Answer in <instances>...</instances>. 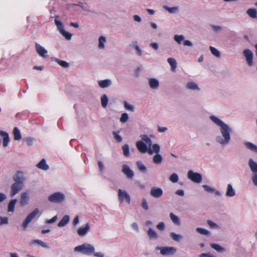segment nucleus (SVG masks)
Returning <instances> with one entry per match:
<instances>
[{"instance_id":"26","label":"nucleus","mask_w":257,"mask_h":257,"mask_svg":"<svg viewBox=\"0 0 257 257\" xmlns=\"http://www.w3.org/2000/svg\"><path fill=\"white\" fill-rule=\"evenodd\" d=\"M147 234L150 239H157L159 238L158 233L151 228L148 229Z\"/></svg>"},{"instance_id":"43","label":"nucleus","mask_w":257,"mask_h":257,"mask_svg":"<svg viewBox=\"0 0 257 257\" xmlns=\"http://www.w3.org/2000/svg\"><path fill=\"white\" fill-rule=\"evenodd\" d=\"M108 99L107 95L105 94H103L101 97V103L103 108H106L108 104Z\"/></svg>"},{"instance_id":"42","label":"nucleus","mask_w":257,"mask_h":257,"mask_svg":"<svg viewBox=\"0 0 257 257\" xmlns=\"http://www.w3.org/2000/svg\"><path fill=\"white\" fill-rule=\"evenodd\" d=\"M106 41L105 37L101 36L99 38L98 48L100 49H103L105 48L104 44Z\"/></svg>"},{"instance_id":"39","label":"nucleus","mask_w":257,"mask_h":257,"mask_svg":"<svg viewBox=\"0 0 257 257\" xmlns=\"http://www.w3.org/2000/svg\"><path fill=\"white\" fill-rule=\"evenodd\" d=\"M36 243H37L44 248H48L49 247V246L46 243L39 239L33 240L30 243L31 244H35Z\"/></svg>"},{"instance_id":"58","label":"nucleus","mask_w":257,"mask_h":257,"mask_svg":"<svg viewBox=\"0 0 257 257\" xmlns=\"http://www.w3.org/2000/svg\"><path fill=\"white\" fill-rule=\"evenodd\" d=\"M212 29L215 32L217 33L221 31L222 29V27L220 26L211 25Z\"/></svg>"},{"instance_id":"19","label":"nucleus","mask_w":257,"mask_h":257,"mask_svg":"<svg viewBox=\"0 0 257 257\" xmlns=\"http://www.w3.org/2000/svg\"><path fill=\"white\" fill-rule=\"evenodd\" d=\"M13 180L16 183L24 184L25 178L23 173L21 172H18L13 177Z\"/></svg>"},{"instance_id":"30","label":"nucleus","mask_w":257,"mask_h":257,"mask_svg":"<svg viewBox=\"0 0 257 257\" xmlns=\"http://www.w3.org/2000/svg\"><path fill=\"white\" fill-rule=\"evenodd\" d=\"M246 14L248 16L253 19L257 18V11L254 8H250L246 11Z\"/></svg>"},{"instance_id":"41","label":"nucleus","mask_w":257,"mask_h":257,"mask_svg":"<svg viewBox=\"0 0 257 257\" xmlns=\"http://www.w3.org/2000/svg\"><path fill=\"white\" fill-rule=\"evenodd\" d=\"M168 63L170 65L172 70H174L177 67V62L176 60L172 58H169L167 59Z\"/></svg>"},{"instance_id":"56","label":"nucleus","mask_w":257,"mask_h":257,"mask_svg":"<svg viewBox=\"0 0 257 257\" xmlns=\"http://www.w3.org/2000/svg\"><path fill=\"white\" fill-rule=\"evenodd\" d=\"M142 202L141 206L143 208H144L146 210H148L149 209V206L148 205L147 201L145 198H143L142 200Z\"/></svg>"},{"instance_id":"46","label":"nucleus","mask_w":257,"mask_h":257,"mask_svg":"<svg viewBox=\"0 0 257 257\" xmlns=\"http://www.w3.org/2000/svg\"><path fill=\"white\" fill-rule=\"evenodd\" d=\"M174 40L178 44H181L184 40V36L182 35H175L174 37Z\"/></svg>"},{"instance_id":"54","label":"nucleus","mask_w":257,"mask_h":257,"mask_svg":"<svg viewBox=\"0 0 257 257\" xmlns=\"http://www.w3.org/2000/svg\"><path fill=\"white\" fill-rule=\"evenodd\" d=\"M128 119V115L126 113H123L120 118V121L122 123L126 122Z\"/></svg>"},{"instance_id":"62","label":"nucleus","mask_w":257,"mask_h":257,"mask_svg":"<svg viewBox=\"0 0 257 257\" xmlns=\"http://www.w3.org/2000/svg\"><path fill=\"white\" fill-rule=\"evenodd\" d=\"M7 198V196L5 194L0 192V202H2L6 200Z\"/></svg>"},{"instance_id":"3","label":"nucleus","mask_w":257,"mask_h":257,"mask_svg":"<svg viewBox=\"0 0 257 257\" xmlns=\"http://www.w3.org/2000/svg\"><path fill=\"white\" fill-rule=\"evenodd\" d=\"M65 194L61 192H55L48 196L49 201L54 203H61L65 200Z\"/></svg>"},{"instance_id":"4","label":"nucleus","mask_w":257,"mask_h":257,"mask_svg":"<svg viewBox=\"0 0 257 257\" xmlns=\"http://www.w3.org/2000/svg\"><path fill=\"white\" fill-rule=\"evenodd\" d=\"M58 17L56 16L55 19V24L57 27V29L60 33L64 36L67 40H69L71 39L72 34L66 31L62 23L58 20Z\"/></svg>"},{"instance_id":"36","label":"nucleus","mask_w":257,"mask_h":257,"mask_svg":"<svg viewBox=\"0 0 257 257\" xmlns=\"http://www.w3.org/2000/svg\"><path fill=\"white\" fill-rule=\"evenodd\" d=\"M170 217L172 222L177 225H180L181 223L179 218L173 213H170Z\"/></svg>"},{"instance_id":"29","label":"nucleus","mask_w":257,"mask_h":257,"mask_svg":"<svg viewBox=\"0 0 257 257\" xmlns=\"http://www.w3.org/2000/svg\"><path fill=\"white\" fill-rule=\"evenodd\" d=\"M69 216L68 215H65L63 216L62 219L58 223V226L60 227L66 226L69 221Z\"/></svg>"},{"instance_id":"59","label":"nucleus","mask_w":257,"mask_h":257,"mask_svg":"<svg viewBox=\"0 0 257 257\" xmlns=\"http://www.w3.org/2000/svg\"><path fill=\"white\" fill-rule=\"evenodd\" d=\"M202 187L206 192L213 193V191H214V188H212L208 185H203Z\"/></svg>"},{"instance_id":"23","label":"nucleus","mask_w":257,"mask_h":257,"mask_svg":"<svg viewBox=\"0 0 257 257\" xmlns=\"http://www.w3.org/2000/svg\"><path fill=\"white\" fill-rule=\"evenodd\" d=\"M112 84V81L110 79H104L98 81V84L101 88H104L110 86Z\"/></svg>"},{"instance_id":"63","label":"nucleus","mask_w":257,"mask_h":257,"mask_svg":"<svg viewBox=\"0 0 257 257\" xmlns=\"http://www.w3.org/2000/svg\"><path fill=\"white\" fill-rule=\"evenodd\" d=\"M132 227L137 232L139 231V226L136 222H134L131 225Z\"/></svg>"},{"instance_id":"20","label":"nucleus","mask_w":257,"mask_h":257,"mask_svg":"<svg viewBox=\"0 0 257 257\" xmlns=\"http://www.w3.org/2000/svg\"><path fill=\"white\" fill-rule=\"evenodd\" d=\"M235 194V190L233 188L232 185L231 184H227L225 193L226 196L227 197H234Z\"/></svg>"},{"instance_id":"13","label":"nucleus","mask_w":257,"mask_h":257,"mask_svg":"<svg viewBox=\"0 0 257 257\" xmlns=\"http://www.w3.org/2000/svg\"><path fill=\"white\" fill-rule=\"evenodd\" d=\"M35 48L37 53L42 57L45 58L46 57L48 51L43 47L41 46L37 43H35Z\"/></svg>"},{"instance_id":"47","label":"nucleus","mask_w":257,"mask_h":257,"mask_svg":"<svg viewBox=\"0 0 257 257\" xmlns=\"http://www.w3.org/2000/svg\"><path fill=\"white\" fill-rule=\"evenodd\" d=\"M211 53L216 57H220V52L215 48L210 46L209 47Z\"/></svg>"},{"instance_id":"57","label":"nucleus","mask_w":257,"mask_h":257,"mask_svg":"<svg viewBox=\"0 0 257 257\" xmlns=\"http://www.w3.org/2000/svg\"><path fill=\"white\" fill-rule=\"evenodd\" d=\"M24 140V141H26L27 145L29 146H32L33 144L34 139L31 137H28V138H25Z\"/></svg>"},{"instance_id":"18","label":"nucleus","mask_w":257,"mask_h":257,"mask_svg":"<svg viewBox=\"0 0 257 257\" xmlns=\"http://www.w3.org/2000/svg\"><path fill=\"white\" fill-rule=\"evenodd\" d=\"M29 200V193L27 192H23L21 195L20 205L25 206L28 204Z\"/></svg>"},{"instance_id":"25","label":"nucleus","mask_w":257,"mask_h":257,"mask_svg":"<svg viewBox=\"0 0 257 257\" xmlns=\"http://www.w3.org/2000/svg\"><path fill=\"white\" fill-rule=\"evenodd\" d=\"M244 145L248 150L257 153V146L256 145L249 142H244Z\"/></svg>"},{"instance_id":"61","label":"nucleus","mask_w":257,"mask_h":257,"mask_svg":"<svg viewBox=\"0 0 257 257\" xmlns=\"http://www.w3.org/2000/svg\"><path fill=\"white\" fill-rule=\"evenodd\" d=\"M57 219V216H54L53 217H52L51 219H48L46 220L45 222L47 224H51L54 223Z\"/></svg>"},{"instance_id":"49","label":"nucleus","mask_w":257,"mask_h":257,"mask_svg":"<svg viewBox=\"0 0 257 257\" xmlns=\"http://www.w3.org/2000/svg\"><path fill=\"white\" fill-rule=\"evenodd\" d=\"M9 224V218L6 216H0V226Z\"/></svg>"},{"instance_id":"44","label":"nucleus","mask_w":257,"mask_h":257,"mask_svg":"<svg viewBox=\"0 0 257 257\" xmlns=\"http://www.w3.org/2000/svg\"><path fill=\"white\" fill-rule=\"evenodd\" d=\"M140 138L142 139L143 142H146L147 144L149 145V146L150 147L152 146V140L147 135H141L140 136Z\"/></svg>"},{"instance_id":"27","label":"nucleus","mask_w":257,"mask_h":257,"mask_svg":"<svg viewBox=\"0 0 257 257\" xmlns=\"http://www.w3.org/2000/svg\"><path fill=\"white\" fill-rule=\"evenodd\" d=\"M248 165L251 171L254 174H257V163L254 162L252 159H250L248 161Z\"/></svg>"},{"instance_id":"40","label":"nucleus","mask_w":257,"mask_h":257,"mask_svg":"<svg viewBox=\"0 0 257 257\" xmlns=\"http://www.w3.org/2000/svg\"><path fill=\"white\" fill-rule=\"evenodd\" d=\"M136 164L138 169L141 172L143 173H146L147 172V168L141 161L137 162Z\"/></svg>"},{"instance_id":"7","label":"nucleus","mask_w":257,"mask_h":257,"mask_svg":"<svg viewBox=\"0 0 257 257\" xmlns=\"http://www.w3.org/2000/svg\"><path fill=\"white\" fill-rule=\"evenodd\" d=\"M188 178L192 181L199 183L201 182L202 180V175L198 173H195L192 170H190L187 173Z\"/></svg>"},{"instance_id":"11","label":"nucleus","mask_w":257,"mask_h":257,"mask_svg":"<svg viewBox=\"0 0 257 257\" xmlns=\"http://www.w3.org/2000/svg\"><path fill=\"white\" fill-rule=\"evenodd\" d=\"M163 193V190L161 188L153 187L150 190V195L156 198H159L161 197Z\"/></svg>"},{"instance_id":"45","label":"nucleus","mask_w":257,"mask_h":257,"mask_svg":"<svg viewBox=\"0 0 257 257\" xmlns=\"http://www.w3.org/2000/svg\"><path fill=\"white\" fill-rule=\"evenodd\" d=\"M196 230L198 233H199L201 234H202V235H208L210 234V232L209 231H208V230H207L205 228H201V227L196 228Z\"/></svg>"},{"instance_id":"32","label":"nucleus","mask_w":257,"mask_h":257,"mask_svg":"<svg viewBox=\"0 0 257 257\" xmlns=\"http://www.w3.org/2000/svg\"><path fill=\"white\" fill-rule=\"evenodd\" d=\"M210 246L216 250L217 252L222 253L225 251L224 248L221 246L219 244L214 243H212L210 244Z\"/></svg>"},{"instance_id":"31","label":"nucleus","mask_w":257,"mask_h":257,"mask_svg":"<svg viewBox=\"0 0 257 257\" xmlns=\"http://www.w3.org/2000/svg\"><path fill=\"white\" fill-rule=\"evenodd\" d=\"M17 202V199H14L11 200L8 204V211L9 212H14L15 210V206Z\"/></svg>"},{"instance_id":"48","label":"nucleus","mask_w":257,"mask_h":257,"mask_svg":"<svg viewBox=\"0 0 257 257\" xmlns=\"http://www.w3.org/2000/svg\"><path fill=\"white\" fill-rule=\"evenodd\" d=\"M122 149L124 156L128 157L130 155L129 146L127 144H125L122 146Z\"/></svg>"},{"instance_id":"50","label":"nucleus","mask_w":257,"mask_h":257,"mask_svg":"<svg viewBox=\"0 0 257 257\" xmlns=\"http://www.w3.org/2000/svg\"><path fill=\"white\" fill-rule=\"evenodd\" d=\"M169 180H170V181H171L173 183L177 182L179 180V177H178V175L175 173H173L170 176Z\"/></svg>"},{"instance_id":"5","label":"nucleus","mask_w":257,"mask_h":257,"mask_svg":"<svg viewBox=\"0 0 257 257\" xmlns=\"http://www.w3.org/2000/svg\"><path fill=\"white\" fill-rule=\"evenodd\" d=\"M39 213V209L38 208H36L26 217L22 225L24 230L26 229L29 223L32 221V220L36 216V215Z\"/></svg>"},{"instance_id":"60","label":"nucleus","mask_w":257,"mask_h":257,"mask_svg":"<svg viewBox=\"0 0 257 257\" xmlns=\"http://www.w3.org/2000/svg\"><path fill=\"white\" fill-rule=\"evenodd\" d=\"M165 227V224L163 222H159L157 225V228L160 230H164Z\"/></svg>"},{"instance_id":"24","label":"nucleus","mask_w":257,"mask_h":257,"mask_svg":"<svg viewBox=\"0 0 257 257\" xmlns=\"http://www.w3.org/2000/svg\"><path fill=\"white\" fill-rule=\"evenodd\" d=\"M0 136L3 137V146L4 147L8 146L9 143V134L2 131H0Z\"/></svg>"},{"instance_id":"51","label":"nucleus","mask_w":257,"mask_h":257,"mask_svg":"<svg viewBox=\"0 0 257 257\" xmlns=\"http://www.w3.org/2000/svg\"><path fill=\"white\" fill-rule=\"evenodd\" d=\"M123 104L124 107L126 109L132 112L134 111V105L129 104L126 101H124Z\"/></svg>"},{"instance_id":"6","label":"nucleus","mask_w":257,"mask_h":257,"mask_svg":"<svg viewBox=\"0 0 257 257\" xmlns=\"http://www.w3.org/2000/svg\"><path fill=\"white\" fill-rule=\"evenodd\" d=\"M118 199L120 203L126 201L128 204L131 203V197L128 193L125 191L119 189L118 190Z\"/></svg>"},{"instance_id":"37","label":"nucleus","mask_w":257,"mask_h":257,"mask_svg":"<svg viewBox=\"0 0 257 257\" xmlns=\"http://www.w3.org/2000/svg\"><path fill=\"white\" fill-rule=\"evenodd\" d=\"M163 8L170 14H175L179 11V8L178 7L170 8L167 6H164Z\"/></svg>"},{"instance_id":"22","label":"nucleus","mask_w":257,"mask_h":257,"mask_svg":"<svg viewBox=\"0 0 257 257\" xmlns=\"http://www.w3.org/2000/svg\"><path fill=\"white\" fill-rule=\"evenodd\" d=\"M132 47L134 48L136 51V54L139 57H141L143 55V51L140 48L138 42L137 41L133 42L132 44L130 45Z\"/></svg>"},{"instance_id":"21","label":"nucleus","mask_w":257,"mask_h":257,"mask_svg":"<svg viewBox=\"0 0 257 257\" xmlns=\"http://www.w3.org/2000/svg\"><path fill=\"white\" fill-rule=\"evenodd\" d=\"M160 151V146L159 145L157 144H153L152 146V148L149 146V150L148 154L150 155H152L153 153L159 154Z\"/></svg>"},{"instance_id":"33","label":"nucleus","mask_w":257,"mask_h":257,"mask_svg":"<svg viewBox=\"0 0 257 257\" xmlns=\"http://www.w3.org/2000/svg\"><path fill=\"white\" fill-rule=\"evenodd\" d=\"M14 139L16 141L21 140L22 136L20 130L17 127H14L13 132Z\"/></svg>"},{"instance_id":"38","label":"nucleus","mask_w":257,"mask_h":257,"mask_svg":"<svg viewBox=\"0 0 257 257\" xmlns=\"http://www.w3.org/2000/svg\"><path fill=\"white\" fill-rule=\"evenodd\" d=\"M163 158L159 154H156L153 158V161L156 164H160L162 162Z\"/></svg>"},{"instance_id":"9","label":"nucleus","mask_w":257,"mask_h":257,"mask_svg":"<svg viewBox=\"0 0 257 257\" xmlns=\"http://www.w3.org/2000/svg\"><path fill=\"white\" fill-rule=\"evenodd\" d=\"M243 55L245 58V60L247 65L249 66H251L253 65V53L252 51L248 49H246L243 51Z\"/></svg>"},{"instance_id":"15","label":"nucleus","mask_w":257,"mask_h":257,"mask_svg":"<svg viewBox=\"0 0 257 257\" xmlns=\"http://www.w3.org/2000/svg\"><path fill=\"white\" fill-rule=\"evenodd\" d=\"M186 88L187 89L192 91H195L197 92H199L201 90L198 85L196 83L192 81H189L186 83Z\"/></svg>"},{"instance_id":"52","label":"nucleus","mask_w":257,"mask_h":257,"mask_svg":"<svg viewBox=\"0 0 257 257\" xmlns=\"http://www.w3.org/2000/svg\"><path fill=\"white\" fill-rule=\"evenodd\" d=\"M207 223L208 225L211 228H214V229H219V226H218V225H217L216 223H215V222H214L213 221H212L210 220H208L207 221Z\"/></svg>"},{"instance_id":"12","label":"nucleus","mask_w":257,"mask_h":257,"mask_svg":"<svg viewBox=\"0 0 257 257\" xmlns=\"http://www.w3.org/2000/svg\"><path fill=\"white\" fill-rule=\"evenodd\" d=\"M122 172L127 177L128 179H132L134 176V173L130 167L126 165H123L122 166Z\"/></svg>"},{"instance_id":"34","label":"nucleus","mask_w":257,"mask_h":257,"mask_svg":"<svg viewBox=\"0 0 257 257\" xmlns=\"http://www.w3.org/2000/svg\"><path fill=\"white\" fill-rule=\"evenodd\" d=\"M51 59L52 60H54L63 68H68L69 66V64L66 61L61 60L56 58H51Z\"/></svg>"},{"instance_id":"64","label":"nucleus","mask_w":257,"mask_h":257,"mask_svg":"<svg viewBox=\"0 0 257 257\" xmlns=\"http://www.w3.org/2000/svg\"><path fill=\"white\" fill-rule=\"evenodd\" d=\"M252 181L253 184L255 186H257V174H254L252 177Z\"/></svg>"},{"instance_id":"14","label":"nucleus","mask_w":257,"mask_h":257,"mask_svg":"<svg viewBox=\"0 0 257 257\" xmlns=\"http://www.w3.org/2000/svg\"><path fill=\"white\" fill-rule=\"evenodd\" d=\"M136 147L138 150L142 153H148L149 148L147 145L142 141H138L136 143Z\"/></svg>"},{"instance_id":"10","label":"nucleus","mask_w":257,"mask_h":257,"mask_svg":"<svg viewBox=\"0 0 257 257\" xmlns=\"http://www.w3.org/2000/svg\"><path fill=\"white\" fill-rule=\"evenodd\" d=\"M177 251V248L173 246H164L161 250V254L163 255H172Z\"/></svg>"},{"instance_id":"2","label":"nucleus","mask_w":257,"mask_h":257,"mask_svg":"<svg viewBox=\"0 0 257 257\" xmlns=\"http://www.w3.org/2000/svg\"><path fill=\"white\" fill-rule=\"evenodd\" d=\"M74 251L76 252H80L83 254L89 255L94 252L95 248L91 244L84 243L81 245L76 246Z\"/></svg>"},{"instance_id":"28","label":"nucleus","mask_w":257,"mask_h":257,"mask_svg":"<svg viewBox=\"0 0 257 257\" xmlns=\"http://www.w3.org/2000/svg\"><path fill=\"white\" fill-rule=\"evenodd\" d=\"M37 167L44 171H47L49 168L48 165L46 164V160L44 159L41 160V161L37 164Z\"/></svg>"},{"instance_id":"35","label":"nucleus","mask_w":257,"mask_h":257,"mask_svg":"<svg viewBox=\"0 0 257 257\" xmlns=\"http://www.w3.org/2000/svg\"><path fill=\"white\" fill-rule=\"evenodd\" d=\"M170 236L173 240L176 242H179L183 238L182 235L177 234L174 232H171L170 234Z\"/></svg>"},{"instance_id":"53","label":"nucleus","mask_w":257,"mask_h":257,"mask_svg":"<svg viewBox=\"0 0 257 257\" xmlns=\"http://www.w3.org/2000/svg\"><path fill=\"white\" fill-rule=\"evenodd\" d=\"M119 132H113L112 135L114 139L118 142H121L122 141V138L120 136L118 135Z\"/></svg>"},{"instance_id":"16","label":"nucleus","mask_w":257,"mask_h":257,"mask_svg":"<svg viewBox=\"0 0 257 257\" xmlns=\"http://www.w3.org/2000/svg\"><path fill=\"white\" fill-rule=\"evenodd\" d=\"M148 83L150 88L153 90H157L159 86V81L156 78H148Z\"/></svg>"},{"instance_id":"1","label":"nucleus","mask_w":257,"mask_h":257,"mask_svg":"<svg viewBox=\"0 0 257 257\" xmlns=\"http://www.w3.org/2000/svg\"><path fill=\"white\" fill-rule=\"evenodd\" d=\"M209 119L219 128L220 135L215 137L216 142L222 147L227 146L231 141V127L215 115H210Z\"/></svg>"},{"instance_id":"8","label":"nucleus","mask_w":257,"mask_h":257,"mask_svg":"<svg viewBox=\"0 0 257 257\" xmlns=\"http://www.w3.org/2000/svg\"><path fill=\"white\" fill-rule=\"evenodd\" d=\"M24 184L15 182L11 187V191L10 196L11 197H13L17 194H18L24 187Z\"/></svg>"},{"instance_id":"17","label":"nucleus","mask_w":257,"mask_h":257,"mask_svg":"<svg viewBox=\"0 0 257 257\" xmlns=\"http://www.w3.org/2000/svg\"><path fill=\"white\" fill-rule=\"evenodd\" d=\"M90 228L89 224L86 223L84 227H81L77 230V233L80 236H84L88 233Z\"/></svg>"},{"instance_id":"55","label":"nucleus","mask_w":257,"mask_h":257,"mask_svg":"<svg viewBox=\"0 0 257 257\" xmlns=\"http://www.w3.org/2000/svg\"><path fill=\"white\" fill-rule=\"evenodd\" d=\"M79 6L84 11H88V12H90L91 13H94V14H97V15H99L100 14L99 12H95V11H89V10H87V5L86 4H84L81 3V5H79Z\"/></svg>"}]
</instances>
